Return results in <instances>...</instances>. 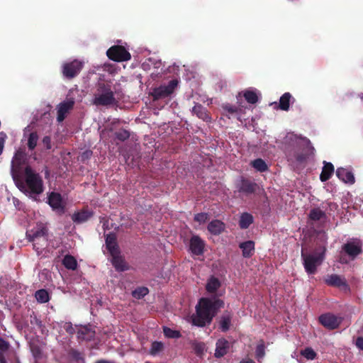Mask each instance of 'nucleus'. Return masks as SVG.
I'll return each mask as SVG.
<instances>
[{"label": "nucleus", "instance_id": "1", "mask_svg": "<svg viewBox=\"0 0 363 363\" xmlns=\"http://www.w3.org/2000/svg\"><path fill=\"white\" fill-rule=\"evenodd\" d=\"M281 145L288 161L291 162H304L314 150L308 138L294 133H288L283 138Z\"/></svg>", "mask_w": 363, "mask_h": 363}, {"label": "nucleus", "instance_id": "2", "mask_svg": "<svg viewBox=\"0 0 363 363\" xmlns=\"http://www.w3.org/2000/svg\"><path fill=\"white\" fill-rule=\"evenodd\" d=\"M225 303L217 296L201 298L196 306V315L192 317L194 325L204 327L210 324Z\"/></svg>", "mask_w": 363, "mask_h": 363}, {"label": "nucleus", "instance_id": "3", "mask_svg": "<svg viewBox=\"0 0 363 363\" xmlns=\"http://www.w3.org/2000/svg\"><path fill=\"white\" fill-rule=\"evenodd\" d=\"M319 240L322 241L321 244H317L312 253H305L301 250V258L305 271L308 274H314L317 272V267L320 266L325 259V252L327 251L328 235L325 232L319 233Z\"/></svg>", "mask_w": 363, "mask_h": 363}, {"label": "nucleus", "instance_id": "4", "mask_svg": "<svg viewBox=\"0 0 363 363\" xmlns=\"http://www.w3.org/2000/svg\"><path fill=\"white\" fill-rule=\"evenodd\" d=\"M93 103L96 106H111L116 103L114 92L111 83L105 80H99L96 84Z\"/></svg>", "mask_w": 363, "mask_h": 363}, {"label": "nucleus", "instance_id": "5", "mask_svg": "<svg viewBox=\"0 0 363 363\" xmlns=\"http://www.w3.org/2000/svg\"><path fill=\"white\" fill-rule=\"evenodd\" d=\"M25 182L30 193L40 194L43 191V184L40 176L35 173L30 166L24 169Z\"/></svg>", "mask_w": 363, "mask_h": 363}, {"label": "nucleus", "instance_id": "6", "mask_svg": "<svg viewBox=\"0 0 363 363\" xmlns=\"http://www.w3.org/2000/svg\"><path fill=\"white\" fill-rule=\"evenodd\" d=\"M177 85L178 81L177 79H172L167 84H162L158 87L154 88L150 94L154 101L167 98L174 93Z\"/></svg>", "mask_w": 363, "mask_h": 363}, {"label": "nucleus", "instance_id": "7", "mask_svg": "<svg viewBox=\"0 0 363 363\" xmlns=\"http://www.w3.org/2000/svg\"><path fill=\"white\" fill-rule=\"evenodd\" d=\"M84 67V62L79 60L65 62L62 65V74L64 78L72 79L77 77Z\"/></svg>", "mask_w": 363, "mask_h": 363}, {"label": "nucleus", "instance_id": "8", "mask_svg": "<svg viewBox=\"0 0 363 363\" xmlns=\"http://www.w3.org/2000/svg\"><path fill=\"white\" fill-rule=\"evenodd\" d=\"M22 155L16 153L14 160L12 161L11 175L13 181L19 189L25 188L24 182L22 179Z\"/></svg>", "mask_w": 363, "mask_h": 363}, {"label": "nucleus", "instance_id": "9", "mask_svg": "<svg viewBox=\"0 0 363 363\" xmlns=\"http://www.w3.org/2000/svg\"><path fill=\"white\" fill-rule=\"evenodd\" d=\"M108 57L115 62H125L130 60V53L122 45H113L106 52Z\"/></svg>", "mask_w": 363, "mask_h": 363}, {"label": "nucleus", "instance_id": "10", "mask_svg": "<svg viewBox=\"0 0 363 363\" xmlns=\"http://www.w3.org/2000/svg\"><path fill=\"white\" fill-rule=\"evenodd\" d=\"M342 246V253H345L352 260L362 252V246L359 240L352 239Z\"/></svg>", "mask_w": 363, "mask_h": 363}, {"label": "nucleus", "instance_id": "11", "mask_svg": "<svg viewBox=\"0 0 363 363\" xmlns=\"http://www.w3.org/2000/svg\"><path fill=\"white\" fill-rule=\"evenodd\" d=\"M238 191L245 195L253 194L259 189L258 184L254 181L247 178L242 177L237 185Z\"/></svg>", "mask_w": 363, "mask_h": 363}, {"label": "nucleus", "instance_id": "12", "mask_svg": "<svg viewBox=\"0 0 363 363\" xmlns=\"http://www.w3.org/2000/svg\"><path fill=\"white\" fill-rule=\"evenodd\" d=\"M319 322L322 325L329 330H334L339 327L342 322L340 318L332 313H325L319 316Z\"/></svg>", "mask_w": 363, "mask_h": 363}, {"label": "nucleus", "instance_id": "13", "mask_svg": "<svg viewBox=\"0 0 363 363\" xmlns=\"http://www.w3.org/2000/svg\"><path fill=\"white\" fill-rule=\"evenodd\" d=\"M206 243L199 235H193L189 240V251L196 256L204 253Z\"/></svg>", "mask_w": 363, "mask_h": 363}, {"label": "nucleus", "instance_id": "14", "mask_svg": "<svg viewBox=\"0 0 363 363\" xmlns=\"http://www.w3.org/2000/svg\"><path fill=\"white\" fill-rule=\"evenodd\" d=\"M48 204L54 211L60 214H63L65 211V206L63 203L62 197L60 194L51 192L48 196Z\"/></svg>", "mask_w": 363, "mask_h": 363}, {"label": "nucleus", "instance_id": "15", "mask_svg": "<svg viewBox=\"0 0 363 363\" xmlns=\"http://www.w3.org/2000/svg\"><path fill=\"white\" fill-rule=\"evenodd\" d=\"M324 282L329 286L337 288L347 287V281L345 277L336 274H328L325 277Z\"/></svg>", "mask_w": 363, "mask_h": 363}, {"label": "nucleus", "instance_id": "16", "mask_svg": "<svg viewBox=\"0 0 363 363\" xmlns=\"http://www.w3.org/2000/svg\"><path fill=\"white\" fill-rule=\"evenodd\" d=\"M48 235V230L46 225L42 223L37 225L26 232V238L28 240Z\"/></svg>", "mask_w": 363, "mask_h": 363}, {"label": "nucleus", "instance_id": "17", "mask_svg": "<svg viewBox=\"0 0 363 363\" xmlns=\"http://www.w3.org/2000/svg\"><path fill=\"white\" fill-rule=\"evenodd\" d=\"M74 102L72 100L65 101L57 106V121L60 123L66 118L67 114L73 108Z\"/></svg>", "mask_w": 363, "mask_h": 363}, {"label": "nucleus", "instance_id": "18", "mask_svg": "<svg viewBox=\"0 0 363 363\" xmlns=\"http://www.w3.org/2000/svg\"><path fill=\"white\" fill-rule=\"evenodd\" d=\"M106 246L111 255L121 253L116 241V235L113 233H110L106 235Z\"/></svg>", "mask_w": 363, "mask_h": 363}, {"label": "nucleus", "instance_id": "19", "mask_svg": "<svg viewBox=\"0 0 363 363\" xmlns=\"http://www.w3.org/2000/svg\"><path fill=\"white\" fill-rule=\"evenodd\" d=\"M111 263L117 272H125L129 269V266L121 253L111 255Z\"/></svg>", "mask_w": 363, "mask_h": 363}, {"label": "nucleus", "instance_id": "20", "mask_svg": "<svg viewBox=\"0 0 363 363\" xmlns=\"http://www.w3.org/2000/svg\"><path fill=\"white\" fill-rule=\"evenodd\" d=\"M230 348V342L225 338H220L216 344L215 357L217 358L225 355Z\"/></svg>", "mask_w": 363, "mask_h": 363}, {"label": "nucleus", "instance_id": "21", "mask_svg": "<svg viewBox=\"0 0 363 363\" xmlns=\"http://www.w3.org/2000/svg\"><path fill=\"white\" fill-rule=\"evenodd\" d=\"M233 318V313L228 311H225L221 315L219 319V329L225 333L227 332L231 326V320Z\"/></svg>", "mask_w": 363, "mask_h": 363}, {"label": "nucleus", "instance_id": "22", "mask_svg": "<svg viewBox=\"0 0 363 363\" xmlns=\"http://www.w3.org/2000/svg\"><path fill=\"white\" fill-rule=\"evenodd\" d=\"M336 176L345 183L354 184L355 182L353 173L343 167L337 169Z\"/></svg>", "mask_w": 363, "mask_h": 363}, {"label": "nucleus", "instance_id": "23", "mask_svg": "<svg viewBox=\"0 0 363 363\" xmlns=\"http://www.w3.org/2000/svg\"><path fill=\"white\" fill-rule=\"evenodd\" d=\"M93 212L87 209H82L80 211L74 213L72 216V220L75 223H82L87 221L93 216Z\"/></svg>", "mask_w": 363, "mask_h": 363}, {"label": "nucleus", "instance_id": "24", "mask_svg": "<svg viewBox=\"0 0 363 363\" xmlns=\"http://www.w3.org/2000/svg\"><path fill=\"white\" fill-rule=\"evenodd\" d=\"M335 168L331 162L324 161L322 172L320 174V180L325 182L329 180L334 174Z\"/></svg>", "mask_w": 363, "mask_h": 363}, {"label": "nucleus", "instance_id": "25", "mask_svg": "<svg viewBox=\"0 0 363 363\" xmlns=\"http://www.w3.org/2000/svg\"><path fill=\"white\" fill-rule=\"evenodd\" d=\"M207 229L212 235H218L225 230V225L221 220L216 219L208 223Z\"/></svg>", "mask_w": 363, "mask_h": 363}, {"label": "nucleus", "instance_id": "26", "mask_svg": "<svg viewBox=\"0 0 363 363\" xmlns=\"http://www.w3.org/2000/svg\"><path fill=\"white\" fill-rule=\"evenodd\" d=\"M70 360L75 363H86L85 354L75 348L71 347L67 351Z\"/></svg>", "mask_w": 363, "mask_h": 363}, {"label": "nucleus", "instance_id": "27", "mask_svg": "<svg viewBox=\"0 0 363 363\" xmlns=\"http://www.w3.org/2000/svg\"><path fill=\"white\" fill-rule=\"evenodd\" d=\"M239 247L242 250V256L245 258L251 257L255 253V242L252 240L241 242Z\"/></svg>", "mask_w": 363, "mask_h": 363}, {"label": "nucleus", "instance_id": "28", "mask_svg": "<svg viewBox=\"0 0 363 363\" xmlns=\"http://www.w3.org/2000/svg\"><path fill=\"white\" fill-rule=\"evenodd\" d=\"M192 112L194 114L196 115L198 118L202 119L203 121L209 122L211 120L207 109L201 104H196L192 108Z\"/></svg>", "mask_w": 363, "mask_h": 363}, {"label": "nucleus", "instance_id": "29", "mask_svg": "<svg viewBox=\"0 0 363 363\" xmlns=\"http://www.w3.org/2000/svg\"><path fill=\"white\" fill-rule=\"evenodd\" d=\"M94 336L95 332L88 326L82 327L77 332V338L81 340L91 341Z\"/></svg>", "mask_w": 363, "mask_h": 363}, {"label": "nucleus", "instance_id": "30", "mask_svg": "<svg viewBox=\"0 0 363 363\" xmlns=\"http://www.w3.org/2000/svg\"><path fill=\"white\" fill-rule=\"evenodd\" d=\"M29 242H33V249L38 252H42V251L48 246V235L35 238Z\"/></svg>", "mask_w": 363, "mask_h": 363}, {"label": "nucleus", "instance_id": "31", "mask_svg": "<svg viewBox=\"0 0 363 363\" xmlns=\"http://www.w3.org/2000/svg\"><path fill=\"white\" fill-rule=\"evenodd\" d=\"M223 109L230 115H236L237 118L241 121L240 116L243 113V109L241 107H238L230 104H225L222 106Z\"/></svg>", "mask_w": 363, "mask_h": 363}, {"label": "nucleus", "instance_id": "32", "mask_svg": "<svg viewBox=\"0 0 363 363\" xmlns=\"http://www.w3.org/2000/svg\"><path fill=\"white\" fill-rule=\"evenodd\" d=\"M291 99L292 96L289 92L284 93L280 97L278 108L282 111H289Z\"/></svg>", "mask_w": 363, "mask_h": 363}, {"label": "nucleus", "instance_id": "33", "mask_svg": "<svg viewBox=\"0 0 363 363\" xmlns=\"http://www.w3.org/2000/svg\"><path fill=\"white\" fill-rule=\"evenodd\" d=\"M253 216L249 213H243L241 214L239 226L241 229H247L253 223Z\"/></svg>", "mask_w": 363, "mask_h": 363}, {"label": "nucleus", "instance_id": "34", "mask_svg": "<svg viewBox=\"0 0 363 363\" xmlns=\"http://www.w3.org/2000/svg\"><path fill=\"white\" fill-rule=\"evenodd\" d=\"M220 286V282L218 278L211 277L207 281L206 289L208 293H215Z\"/></svg>", "mask_w": 363, "mask_h": 363}, {"label": "nucleus", "instance_id": "35", "mask_svg": "<svg viewBox=\"0 0 363 363\" xmlns=\"http://www.w3.org/2000/svg\"><path fill=\"white\" fill-rule=\"evenodd\" d=\"M251 166L259 172H264L268 170V166L265 161L261 158L252 160L250 163Z\"/></svg>", "mask_w": 363, "mask_h": 363}, {"label": "nucleus", "instance_id": "36", "mask_svg": "<svg viewBox=\"0 0 363 363\" xmlns=\"http://www.w3.org/2000/svg\"><path fill=\"white\" fill-rule=\"evenodd\" d=\"M62 264L67 269L74 270L77 269V262L76 259L69 255H67L62 259Z\"/></svg>", "mask_w": 363, "mask_h": 363}, {"label": "nucleus", "instance_id": "37", "mask_svg": "<svg viewBox=\"0 0 363 363\" xmlns=\"http://www.w3.org/2000/svg\"><path fill=\"white\" fill-rule=\"evenodd\" d=\"M10 347L9 343L0 337V363H7L5 354Z\"/></svg>", "mask_w": 363, "mask_h": 363}, {"label": "nucleus", "instance_id": "38", "mask_svg": "<svg viewBox=\"0 0 363 363\" xmlns=\"http://www.w3.org/2000/svg\"><path fill=\"white\" fill-rule=\"evenodd\" d=\"M35 298L38 302L40 303H45L50 301V295L47 290L39 289L35 293Z\"/></svg>", "mask_w": 363, "mask_h": 363}, {"label": "nucleus", "instance_id": "39", "mask_svg": "<svg viewBox=\"0 0 363 363\" xmlns=\"http://www.w3.org/2000/svg\"><path fill=\"white\" fill-rule=\"evenodd\" d=\"M325 213L318 208H314L311 209L309 213V218L313 221L320 220V219L325 218Z\"/></svg>", "mask_w": 363, "mask_h": 363}, {"label": "nucleus", "instance_id": "40", "mask_svg": "<svg viewBox=\"0 0 363 363\" xmlns=\"http://www.w3.org/2000/svg\"><path fill=\"white\" fill-rule=\"evenodd\" d=\"M38 140V135L37 132H32L29 134L27 145L30 150H33L35 148Z\"/></svg>", "mask_w": 363, "mask_h": 363}, {"label": "nucleus", "instance_id": "41", "mask_svg": "<svg viewBox=\"0 0 363 363\" xmlns=\"http://www.w3.org/2000/svg\"><path fill=\"white\" fill-rule=\"evenodd\" d=\"M191 347L197 356H201L205 351L206 345L203 342L193 341L191 342Z\"/></svg>", "mask_w": 363, "mask_h": 363}, {"label": "nucleus", "instance_id": "42", "mask_svg": "<svg viewBox=\"0 0 363 363\" xmlns=\"http://www.w3.org/2000/svg\"><path fill=\"white\" fill-rule=\"evenodd\" d=\"M149 293V289L145 286H140L136 288L132 292V295L137 299H141Z\"/></svg>", "mask_w": 363, "mask_h": 363}, {"label": "nucleus", "instance_id": "43", "mask_svg": "<svg viewBox=\"0 0 363 363\" xmlns=\"http://www.w3.org/2000/svg\"><path fill=\"white\" fill-rule=\"evenodd\" d=\"M243 96L249 104H256L258 101V96L257 94L253 91H245L243 94Z\"/></svg>", "mask_w": 363, "mask_h": 363}, {"label": "nucleus", "instance_id": "44", "mask_svg": "<svg viewBox=\"0 0 363 363\" xmlns=\"http://www.w3.org/2000/svg\"><path fill=\"white\" fill-rule=\"evenodd\" d=\"M115 137L117 140L124 142L130 138V132L125 129H120L115 132Z\"/></svg>", "mask_w": 363, "mask_h": 363}, {"label": "nucleus", "instance_id": "45", "mask_svg": "<svg viewBox=\"0 0 363 363\" xmlns=\"http://www.w3.org/2000/svg\"><path fill=\"white\" fill-rule=\"evenodd\" d=\"M301 354L308 360H313L316 358L317 354L311 347H306L301 351Z\"/></svg>", "mask_w": 363, "mask_h": 363}, {"label": "nucleus", "instance_id": "46", "mask_svg": "<svg viewBox=\"0 0 363 363\" xmlns=\"http://www.w3.org/2000/svg\"><path fill=\"white\" fill-rule=\"evenodd\" d=\"M163 332L164 335L169 338H179L182 336L179 330H172L167 327L164 328Z\"/></svg>", "mask_w": 363, "mask_h": 363}, {"label": "nucleus", "instance_id": "47", "mask_svg": "<svg viewBox=\"0 0 363 363\" xmlns=\"http://www.w3.org/2000/svg\"><path fill=\"white\" fill-rule=\"evenodd\" d=\"M255 354L257 359L263 358L265 355V345L264 342L261 340L256 347Z\"/></svg>", "mask_w": 363, "mask_h": 363}, {"label": "nucleus", "instance_id": "48", "mask_svg": "<svg viewBox=\"0 0 363 363\" xmlns=\"http://www.w3.org/2000/svg\"><path fill=\"white\" fill-rule=\"evenodd\" d=\"M163 349V344L161 342H153L151 345L150 354L155 355Z\"/></svg>", "mask_w": 363, "mask_h": 363}, {"label": "nucleus", "instance_id": "49", "mask_svg": "<svg viewBox=\"0 0 363 363\" xmlns=\"http://www.w3.org/2000/svg\"><path fill=\"white\" fill-rule=\"evenodd\" d=\"M208 218V215L206 213H199L194 216V220L199 223H205Z\"/></svg>", "mask_w": 363, "mask_h": 363}, {"label": "nucleus", "instance_id": "50", "mask_svg": "<svg viewBox=\"0 0 363 363\" xmlns=\"http://www.w3.org/2000/svg\"><path fill=\"white\" fill-rule=\"evenodd\" d=\"M31 352L35 359H40L42 357V350L38 346H33Z\"/></svg>", "mask_w": 363, "mask_h": 363}, {"label": "nucleus", "instance_id": "51", "mask_svg": "<svg viewBox=\"0 0 363 363\" xmlns=\"http://www.w3.org/2000/svg\"><path fill=\"white\" fill-rule=\"evenodd\" d=\"M42 143H43V145L45 146V147L46 148V150L51 149V147H52L51 138L50 136H48V135L45 136L43 138Z\"/></svg>", "mask_w": 363, "mask_h": 363}, {"label": "nucleus", "instance_id": "52", "mask_svg": "<svg viewBox=\"0 0 363 363\" xmlns=\"http://www.w3.org/2000/svg\"><path fill=\"white\" fill-rule=\"evenodd\" d=\"M64 329L67 333L70 335H73L75 333V330L71 323H66L64 325Z\"/></svg>", "mask_w": 363, "mask_h": 363}, {"label": "nucleus", "instance_id": "53", "mask_svg": "<svg viewBox=\"0 0 363 363\" xmlns=\"http://www.w3.org/2000/svg\"><path fill=\"white\" fill-rule=\"evenodd\" d=\"M356 347L363 351V337H357L355 341Z\"/></svg>", "mask_w": 363, "mask_h": 363}, {"label": "nucleus", "instance_id": "54", "mask_svg": "<svg viewBox=\"0 0 363 363\" xmlns=\"http://www.w3.org/2000/svg\"><path fill=\"white\" fill-rule=\"evenodd\" d=\"M30 323L31 324H35L36 325H38L39 328H40L42 326V322L40 320H39L36 316H34L33 318V319H31L30 320Z\"/></svg>", "mask_w": 363, "mask_h": 363}, {"label": "nucleus", "instance_id": "55", "mask_svg": "<svg viewBox=\"0 0 363 363\" xmlns=\"http://www.w3.org/2000/svg\"><path fill=\"white\" fill-rule=\"evenodd\" d=\"M4 147V138H0V155H1Z\"/></svg>", "mask_w": 363, "mask_h": 363}, {"label": "nucleus", "instance_id": "56", "mask_svg": "<svg viewBox=\"0 0 363 363\" xmlns=\"http://www.w3.org/2000/svg\"><path fill=\"white\" fill-rule=\"evenodd\" d=\"M95 363H112L110 361L106 360V359H99L95 362Z\"/></svg>", "mask_w": 363, "mask_h": 363}, {"label": "nucleus", "instance_id": "57", "mask_svg": "<svg viewBox=\"0 0 363 363\" xmlns=\"http://www.w3.org/2000/svg\"><path fill=\"white\" fill-rule=\"evenodd\" d=\"M329 206L330 207L331 209H333V208H337V205L335 203H328Z\"/></svg>", "mask_w": 363, "mask_h": 363}, {"label": "nucleus", "instance_id": "58", "mask_svg": "<svg viewBox=\"0 0 363 363\" xmlns=\"http://www.w3.org/2000/svg\"><path fill=\"white\" fill-rule=\"evenodd\" d=\"M240 363H255L252 359L242 360Z\"/></svg>", "mask_w": 363, "mask_h": 363}, {"label": "nucleus", "instance_id": "59", "mask_svg": "<svg viewBox=\"0 0 363 363\" xmlns=\"http://www.w3.org/2000/svg\"><path fill=\"white\" fill-rule=\"evenodd\" d=\"M11 363H21L19 358L17 356H15L14 361H11Z\"/></svg>", "mask_w": 363, "mask_h": 363}, {"label": "nucleus", "instance_id": "60", "mask_svg": "<svg viewBox=\"0 0 363 363\" xmlns=\"http://www.w3.org/2000/svg\"><path fill=\"white\" fill-rule=\"evenodd\" d=\"M103 227H104V229H107L108 228V225H107V224L106 223H104Z\"/></svg>", "mask_w": 363, "mask_h": 363}, {"label": "nucleus", "instance_id": "61", "mask_svg": "<svg viewBox=\"0 0 363 363\" xmlns=\"http://www.w3.org/2000/svg\"><path fill=\"white\" fill-rule=\"evenodd\" d=\"M0 135H4V137H6V134H5V133H4L3 132H1V133H0Z\"/></svg>", "mask_w": 363, "mask_h": 363}, {"label": "nucleus", "instance_id": "62", "mask_svg": "<svg viewBox=\"0 0 363 363\" xmlns=\"http://www.w3.org/2000/svg\"><path fill=\"white\" fill-rule=\"evenodd\" d=\"M342 262L343 263H346L347 262V260H345L344 259L342 260Z\"/></svg>", "mask_w": 363, "mask_h": 363}, {"label": "nucleus", "instance_id": "63", "mask_svg": "<svg viewBox=\"0 0 363 363\" xmlns=\"http://www.w3.org/2000/svg\"><path fill=\"white\" fill-rule=\"evenodd\" d=\"M145 363H151V362H145Z\"/></svg>", "mask_w": 363, "mask_h": 363}]
</instances>
